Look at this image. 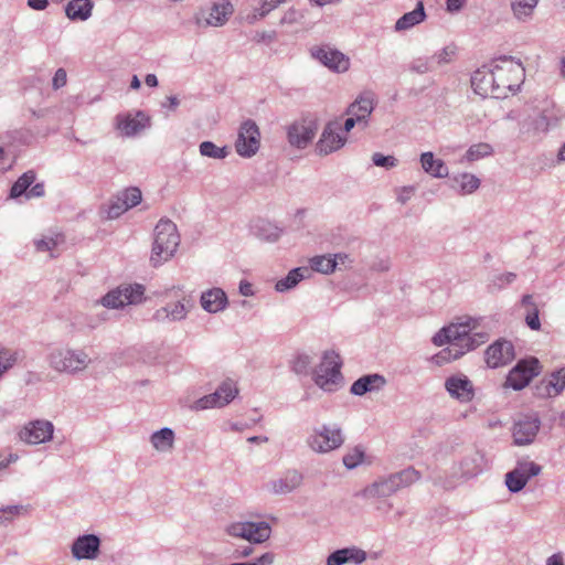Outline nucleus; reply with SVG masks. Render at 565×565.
Listing matches in <instances>:
<instances>
[{
  "instance_id": "nucleus-1",
  "label": "nucleus",
  "mask_w": 565,
  "mask_h": 565,
  "mask_svg": "<svg viewBox=\"0 0 565 565\" xmlns=\"http://www.w3.org/2000/svg\"><path fill=\"white\" fill-rule=\"evenodd\" d=\"M420 473L413 467L380 478L361 491L365 499H383L393 495L399 489L408 487L419 480Z\"/></svg>"
},
{
  "instance_id": "nucleus-2",
  "label": "nucleus",
  "mask_w": 565,
  "mask_h": 565,
  "mask_svg": "<svg viewBox=\"0 0 565 565\" xmlns=\"http://www.w3.org/2000/svg\"><path fill=\"white\" fill-rule=\"evenodd\" d=\"M179 244L177 225L170 220H160L154 227L151 264L157 267L168 262L174 255Z\"/></svg>"
},
{
  "instance_id": "nucleus-3",
  "label": "nucleus",
  "mask_w": 565,
  "mask_h": 565,
  "mask_svg": "<svg viewBox=\"0 0 565 565\" xmlns=\"http://www.w3.org/2000/svg\"><path fill=\"white\" fill-rule=\"evenodd\" d=\"M479 326V320L475 318H462L456 323L443 328L433 337V343L441 347L444 344L455 345L463 352L471 351L470 333Z\"/></svg>"
},
{
  "instance_id": "nucleus-4",
  "label": "nucleus",
  "mask_w": 565,
  "mask_h": 565,
  "mask_svg": "<svg viewBox=\"0 0 565 565\" xmlns=\"http://www.w3.org/2000/svg\"><path fill=\"white\" fill-rule=\"evenodd\" d=\"M47 361L56 372L74 375L85 371L92 359L82 349H56L49 354Z\"/></svg>"
},
{
  "instance_id": "nucleus-5",
  "label": "nucleus",
  "mask_w": 565,
  "mask_h": 565,
  "mask_svg": "<svg viewBox=\"0 0 565 565\" xmlns=\"http://www.w3.org/2000/svg\"><path fill=\"white\" fill-rule=\"evenodd\" d=\"M493 74L498 98L505 97L508 92L514 90L516 81L523 75V66L512 56H500L493 61Z\"/></svg>"
},
{
  "instance_id": "nucleus-6",
  "label": "nucleus",
  "mask_w": 565,
  "mask_h": 565,
  "mask_svg": "<svg viewBox=\"0 0 565 565\" xmlns=\"http://www.w3.org/2000/svg\"><path fill=\"white\" fill-rule=\"evenodd\" d=\"M341 359L334 351H327L322 361L313 372V381L317 386L326 392H333L342 382Z\"/></svg>"
},
{
  "instance_id": "nucleus-7",
  "label": "nucleus",
  "mask_w": 565,
  "mask_h": 565,
  "mask_svg": "<svg viewBox=\"0 0 565 565\" xmlns=\"http://www.w3.org/2000/svg\"><path fill=\"white\" fill-rule=\"evenodd\" d=\"M145 287L139 284L120 285L106 294L100 302L106 308L118 309L126 305L139 303L142 300Z\"/></svg>"
},
{
  "instance_id": "nucleus-8",
  "label": "nucleus",
  "mask_w": 565,
  "mask_h": 565,
  "mask_svg": "<svg viewBox=\"0 0 565 565\" xmlns=\"http://www.w3.org/2000/svg\"><path fill=\"white\" fill-rule=\"evenodd\" d=\"M226 533L232 537L244 539L250 543L266 542L271 533L267 522H235L226 527Z\"/></svg>"
},
{
  "instance_id": "nucleus-9",
  "label": "nucleus",
  "mask_w": 565,
  "mask_h": 565,
  "mask_svg": "<svg viewBox=\"0 0 565 565\" xmlns=\"http://www.w3.org/2000/svg\"><path fill=\"white\" fill-rule=\"evenodd\" d=\"M344 439L342 431L338 427L330 428L327 425L313 429L312 434L308 437L307 444L315 452H329L339 448Z\"/></svg>"
},
{
  "instance_id": "nucleus-10",
  "label": "nucleus",
  "mask_w": 565,
  "mask_h": 565,
  "mask_svg": "<svg viewBox=\"0 0 565 565\" xmlns=\"http://www.w3.org/2000/svg\"><path fill=\"white\" fill-rule=\"evenodd\" d=\"M540 373V363L535 358L521 360L509 372L505 381L507 387L520 391L527 386L532 379Z\"/></svg>"
},
{
  "instance_id": "nucleus-11",
  "label": "nucleus",
  "mask_w": 565,
  "mask_h": 565,
  "mask_svg": "<svg viewBox=\"0 0 565 565\" xmlns=\"http://www.w3.org/2000/svg\"><path fill=\"white\" fill-rule=\"evenodd\" d=\"M260 132L255 121L245 120L238 130V136L235 142L236 152L241 157L250 158L259 149Z\"/></svg>"
},
{
  "instance_id": "nucleus-12",
  "label": "nucleus",
  "mask_w": 565,
  "mask_h": 565,
  "mask_svg": "<svg viewBox=\"0 0 565 565\" xmlns=\"http://www.w3.org/2000/svg\"><path fill=\"white\" fill-rule=\"evenodd\" d=\"M318 131V122L315 119L305 118L292 122L287 128L288 142L298 149L306 148Z\"/></svg>"
},
{
  "instance_id": "nucleus-13",
  "label": "nucleus",
  "mask_w": 565,
  "mask_h": 565,
  "mask_svg": "<svg viewBox=\"0 0 565 565\" xmlns=\"http://www.w3.org/2000/svg\"><path fill=\"white\" fill-rule=\"evenodd\" d=\"M116 126L122 136L135 137L151 126V118L142 110L128 111L117 115Z\"/></svg>"
},
{
  "instance_id": "nucleus-14",
  "label": "nucleus",
  "mask_w": 565,
  "mask_h": 565,
  "mask_svg": "<svg viewBox=\"0 0 565 565\" xmlns=\"http://www.w3.org/2000/svg\"><path fill=\"white\" fill-rule=\"evenodd\" d=\"M341 131L342 128L338 121L328 122L316 145L317 152L320 156H328L341 149L347 142V137Z\"/></svg>"
},
{
  "instance_id": "nucleus-15",
  "label": "nucleus",
  "mask_w": 565,
  "mask_h": 565,
  "mask_svg": "<svg viewBox=\"0 0 565 565\" xmlns=\"http://www.w3.org/2000/svg\"><path fill=\"white\" fill-rule=\"evenodd\" d=\"M54 426L49 420L38 419L25 425L19 433L20 439L29 445H39L53 437Z\"/></svg>"
},
{
  "instance_id": "nucleus-16",
  "label": "nucleus",
  "mask_w": 565,
  "mask_h": 565,
  "mask_svg": "<svg viewBox=\"0 0 565 565\" xmlns=\"http://www.w3.org/2000/svg\"><path fill=\"white\" fill-rule=\"evenodd\" d=\"M540 426L541 422L537 416H524L516 420L512 429L514 444L518 446L532 444L540 430Z\"/></svg>"
},
{
  "instance_id": "nucleus-17",
  "label": "nucleus",
  "mask_w": 565,
  "mask_h": 565,
  "mask_svg": "<svg viewBox=\"0 0 565 565\" xmlns=\"http://www.w3.org/2000/svg\"><path fill=\"white\" fill-rule=\"evenodd\" d=\"M237 392L233 381H224L213 394L200 398L196 402V407L205 409L209 407L224 406L234 399Z\"/></svg>"
},
{
  "instance_id": "nucleus-18",
  "label": "nucleus",
  "mask_w": 565,
  "mask_h": 565,
  "mask_svg": "<svg viewBox=\"0 0 565 565\" xmlns=\"http://www.w3.org/2000/svg\"><path fill=\"white\" fill-rule=\"evenodd\" d=\"M72 555L76 559H96L100 552V539L95 534L81 535L74 540Z\"/></svg>"
},
{
  "instance_id": "nucleus-19",
  "label": "nucleus",
  "mask_w": 565,
  "mask_h": 565,
  "mask_svg": "<svg viewBox=\"0 0 565 565\" xmlns=\"http://www.w3.org/2000/svg\"><path fill=\"white\" fill-rule=\"evenodd\" d=\"M514 359V348L510 341L498 340L486 351L488 366L495 369L508 364Z\"/></svg>"
},
{
  "instance_id": "nucleus-20",
  "label": "nucleus",
  "mask_w": 565,
  "mask_h": 565,
  "mask_svg": "<svg viewBox=\"0 0 565 565\" xmlns=\"http://www.w3.org/2000/svg\"><path fill=\"white\" fill-rule=\"evenodd\" d=\"M311 55L324 66L335 72H345L350 65V61L344 54L329 46L312 49Z\"/></svg>"
},
{
  "instance_id": "nucleus-21",
  "label": "nucleus",
  "mask_w": 565,
  "mask_h": 565,
  "mask_svg": "<svg viewBox=\"0 0 565 565\" xmlns=\"http://www.w3.org/2000/svg\"><path fill=\"white\" fill-rule=\"evenodd\" d=\"M449 395L461 403L470 402L475 396L473 385L466 375H452L445 382Z\"/></svg>"
},
{
  "instance_id": "nucleus-22",
  "label": "nucleus",
  "mask_w": 565,
  "mask_h": 565,
  "mask_svg": "<svg viewBox=\"0 0 565 565\" xmlns=\"http://www.w3.org/2000/svg\"><path fill=\"white\" fill-rule=\"evenodd\" d=\"M471 86L476 94L482 97L498 98V88H495L493 67L488 70L482 67L477 70L471 76Z\"/></svg>"
},
{
  "instance_id": "nucleus-23",
  "label": "nucleus",
  "mask_w": 565,
  "mask_h": 565,
  "mask_svg": "<svg viewBox=\"0 0 565 565\" xmlns=\"http://www.w3.org/2000/svg\"><path fill=\"white\" fill-rule=\"evenodd\" d=\"M375 97L371 92L361 94L347 109L348 116H354L359 125L367 126V119L375 107Z\"/></svg>"
},
{
  "instance_id": "nucleus-24",
  "label": "nucleus",
  "mask_w": 565,
  "mask_h": 565,
  "mask_svg": "<svg viewBox=\"0 0 565 565\" xmlns=\"http://www.w3.org/2000/svg\"><path fill=\"white\" fill-rule=\"evenodd\" d=\"M565 388V367L557 370L536 385V395L552 397L559 395Z\"/></svg>"
},
{
  "instance_id": "nucleus-25",
  "label": "nucleus",
  "mask_w": 565,
  "mask_h": 565,
  "mask_svg": "<svg viewBox=\"0 0 565 565\" xmlns=\"http://www.w3.org/2000/svg\"><path fill=\"white\" fill-rule=\"evenodd\" d=\"M302 475L297 470H288L281 477L268 483L269 490L275 494H287L302 483Z\"/></svg>"
},
{
  "instance_id": "nucleus-26",
  "label": "nucleus",
  "mask_w": 565,
  "mask_h": 565,
  "mask_svg": "<svg viewBox=\"0 0 565 565\" xmlns=\"http://www.w3.org/2000/svg\"><path fill=\"white\" fill-rule=\"evenodd\" d=\"M386 385V379L377 373L366 374L358 379L351 385L353 395L362 396L366 393L379 392Z\"/></svg>"
},
{
  "instance_id": "nucleus-27",
  "label": "nucleus",
  "mask_w": 565,
  "mask_h": 565,
  "mask_svg": "<svg viewBox=\"0 0 565 565\" xmlns=\"http://www.w3.org/2000/svg\"><path fill=\"white\" fill-rule=\"evenodd\" d=\"M562 115L554 106L545 107L536 118L532 120V128L537 134H547L558 126Z\"/></svg>"
},
{
  "instance_id": "nucleus-28",
  "label": "nucleus",
  "mask_w": 565,
  "mask_h": 565,
  "mask_svg": "<svg viewBox=\"0 0 565 565\" xmlns=\"http://www.w3.org/2000/svg\"><path fill=\"white\" fill-rule=\"evenodd\" d=\"M234 8L228 0L214 2L209 10L207 17H204L205 25L222 26L233 14Z\"/></svg>"
},
{
  "instance_id": "nucleus-29",
  "label": "nucleus",
  "mask_w": 565,
  "mask_h": 565,
  "mask_svg": "<svg viewBox=\"0 0 565 565\" xmlns=\"http://www.w3.org/2000/svg\"><path fill=\"white\" fill-rule=\"evenodd\" d=\"M200 302L205 311L217 313L226 308L227 296L221 288H212L202 292Z\"/></svg>"
},
{
  "instance_id": "nucleus-30",
  "label": "nucleus",
  "mask_w": 565,
  "mask_h": 565,
  "mask_svg": "<svg viewBox=\"0 0 565 565\" xmlns=\"http://www.w3.org/2000/svg\"><path fill=\"white\" fill-rule=\"evenodd\" d=\"M188 312L189 308L185 303L177 301L158 309L153 315V319L158 322L180 321L186 318Z\"/></svg>"
},
{
  "instance_id": "nucleus-31",
  "label": "nucleus",
  "mask_w": 565,
  "mask_h": 565,
  "mask_svg": "<svg viewBox=\"0 0 565 565\" xmlns=\"http://www.w3.org/2000/svg\"><path fill=\"white\" fill-rule=\"evenodd\" d=\"M420 164L423 170L434 178H446L449 173L446 163L441 159H436L430 151L420 154Z\"/></svg>"
},
{
  "instance_id": "nucleus-32",
  "label": "nucleus",
  "mask_w": 565,
  "mask_h": 565,
  "mask_svg": "<svg viewBox=\"0 0 565 565\" xmlns=\"http://www.w3.org/2000/svg\"><path fill=\"white\" fill-rule=\"evenodd\" d=\"M93 2L90 0H72L65 8L71 20L85 21L92 15Z\"/></svg>"
},
{
  "instance_id": "nucleus-33",
  "label": "nucleus",
  "mask_w": 565,
  "mask_h": 565,
  "mask_svg": "<svg viewBox=\"0 0 565 565\" xmlns=\"http://www.w3.org/2000/svg\"><path fill=\"white\" fill-rule=\"evenodd\" d=\"M425 18H426V13L424 10V4H423V2H418L416 8L413 11L403 14L396 21L395 30L396 31L408 30V29L419 24L420 22H423L425 20Z\"/></svg>"
},
{
  "instance_id": "nucleus-34",
  "label": "nucleus",
  "mask_w": 565,
  "mask_h": 565,
  "mask_svg": "<svg viewBox=\"0 0 565 565\" xmlns=\"http://www.w3.org/2000/svg\"><path fill=\"white\" fill-rule=\"evenodd\" d=\"M310 276L308 267H298L288 273V275L276 282V290L279 292L294 288L299 281Z\"/></svg>"
},
{
  "instance_id": "nucleus-35",
  "label": "nucleus",
  "mask_w": 565,
  "mask_h": 565,
  "mask_svg": "<svg viewBox=\"0 0 565 565\" xmlns=\"http://www.w3.org/2000/svg\"><path fill=\"white\" fill-rule=\"evenodd\" d=\"M150 441L156 450L161 452L169 451L173 448L174 433L168 427L161 428L151 435Z\"/></svg>"
},
{
  "instance_id": "nucleus-36",
  "label": "nucleus",
  "mask_w": 565,
  "mask_h": 565,
  "mask_svg": "<svg viewBox=\"0 0 565 565\" xmlns=\"http://www.w3.org/2000/svg\"><path fill=\"white\" fill-rule=\"evenodd\" d=\"M253 233L256 237L266 242H276L281 235V230L267 221H257L252 226Z\"/></svg>"
},
{
  "instance_id": "nucleus-37",
  "label": "nucleus",
  "mask_w": 565,
  "mask_h": 565,
  "mask_svg": "<svg viewBox=\"0 0 565 565\" xmlns=\"http://www.w3.org/2000/svg\"><path fill=\"white\" fill-rule=\"evenodd\" d=\"M539 0H511V10L516 20L525 22L533 15Z\"/></svg>"
},
{
  "instance_id": "nucleus-38",
  "label": "nucleus",
  "mask_w": 565,
  "mask_h": 565,
  "mask_svg": "<svg viewBox=\"0 0 565 565\" xmlns=\"http://www.w3.org/2000/svg\"><path fill=\"white\" fill-rule=\"evenodd\" d=\"M20 352L0 343V377L11 370L19 361Z\"/></svg>"
},
{
  "instance_id": "nucleus-39",
  "label": "nucleus",
  "mask_w": 565,
  "mask_h": 565,
  "mask_svg": "<svg viewBox=\"0 0 565 565\" xmlns=\"http://www.w3.org/2000/svg\"><path fill=\"white\" fill-rule=\"evenodd\" d=\"M465 353L466 352L461 351V349H457L456 344H448L447 348L440 350L438 353L431 356V362L438 366H441L461 358Z\"/></svg>"
},
{
  "instance_id": "nucleus-40",
  "label": "nucleus",
  "mask_w": 565,
  "mask_h": 565,
  "mask_svg": "<svg viewBox=\"0 0 565 565\" xmlns=\"http://www.w3.org/2000/svg\"><path fill=\"white\" fill-rule=\"evenodd\" d=\"M310 271H317L324 275L332 274L335 270V260L331 255H319L310 258Z\"/></svg>"
},
{
  "instance_id": "nucleus-41",
  "label": "nucleus",
  "mask_w": 565,
  "mask_h": 565,
  "mask_svg": "<svg viewBox=\"0 0 565 565\" xmlns=\"http://www.w3.org/2000/svg\"><path fill=\"white\" fill-rule=\"evenodd\" d=\"M454 182L459 185L461 194H471L480 186V179L472 173L456 175Z\"/></svg>"
},
{
  "instance_id": "nucleus-42",
  "label": "nucleus",
  "mask_w": 565,
  "mask_h": 565,
  "mask_svg": "<svg viewBox=\"0 0 565 565\" xmlns=\"http://www.w3.org/2000/svg\"><path fill=\"white\" fill-rule=\"evenodd\" d=\"M35 180V173L33 171H28L23 173L12 185L10 191L11 198H19L24 193H28V189Z\"/></svg>"
},
{
  "instance_id": "nucleus-43",
  "label": "nucleus",
  "mask_w": 565,
  "mask_h": 565,
  "mask_svg": "<svg viewBox=\"0 0 565 565\" xmlns=\"http://www.w3.org/2000/svg\"><path fill=\"white\" fill-rule=\"evenodd\" d=\"M285 0H260V7L255 8L253 13L246 15V21L249 24H253L258 19L264 18L266 14H268L271 10H274L276 7H278L281 2Z\"/></svg>"
},
{
  "instance_id": "nucleus-44",
  "label": "nucleus",
  "mask_w": 565,
  "mask_h": 565,
  "mask_svg": "<svg viewBox=\"0 0 565 565\" xmlns=\"http://www.w3.org/2000/svg\"><path fill=\"white\" fill-rule=\"evenodd\" d=\"M493 153V148L488 142H479L469 147L466 152V159L470 162L489 157Z\"/></svg>"
},
{
  "instance_id": "nucleus-45",
  "label": "nucleus",
  "mask_w": 565,
  "mask_h": 565,
  "mask_svg": "<svg viewBox=\"0 0 565 565\" xmlns=\"http://www.w3.org/2000/svg\"><path fill=\"white\" fill-rule=\"evenodd\" d=\"M200 153L203 157H209L213 159H224L228 154V150L226 147H217L212 141H203L200 143Z\"/></svg>"
},
{
  "instance_id": "nucleus-46",
  "label": "nucleus",
  "mask_w": 565,
  "mask_h": 565,
  "mask_svg": "<svg viewBox=\"0 0 565 565\" xmlns=\"http://www.w3.org/2000/svg\"><path fill=\"white\" fill-rule=\"evenodd\" d=\"M515 472L525 480V483L532 478L537 476L542 468L533 461H519L514 468Z\"/></svg>"
},
{
  "instance_id": "nucleus-47",
  "label": "nucleus",
  "mask_w": 565,
  "mask_h": 565,
  "mask_svg": "<svg viewBox=\"0 0 565 565\" xmlns=\"http://www.w3.org/2000/svg\"><path fill=\"white\" fill-rule=\"evenodd\" d=\"M408 70L417 74H426L429 72H434V61H431L430 56L416 57L409 63Z\"/></svg>"
},
{
  "instance_id": "nucleus-48",
  "label": "nucleus",
  "mask_w": 565,
  "mask_h": 565,
  "mask_svg": "<svg viewBox=\"0 0 565 565\" xmlns=\"http://www.w3.org/2000/svg\"><path fill=\"white\" fill-rule=\"evenodd\" d=\"M120 200L128 209L138 205L141 201V191L138 188H130L119 193Z\"/></svg>"
},
{
  "instance_id": "nucleus-49",
  "label": "nucleus",
  "mask_w": 565,
  "mask_h": 565,
  "mask_svg": "<svg viewBox=\"0 0 565 565\" xmlns=\"http://www.w3.org/2000/svg\"><path fill=\"white\" fill-rule=\"evenodd\" d=\"M516 278V275L514 273H504V274H499L497 276L493 277V279L491 280L490 285H489V289L490 290H499V289H502L504 288L505 286L512 284Z\"/></svg>"
},
{
  "instance_id": "nucleus-50",
  "label": "nucleus",
  "mask_w": 565,
  "mask_h": 565,
  "mask_svg": "<svg viewBox=\"0 0 565 565\" xmlns=\"http://www.w3.org/2000/svg\"><path fill=\"white\" fill-rule=\"evenodd\" d=\"M505 484L511 492L516 493L521 491L526 483L525 480L522 479V477H520V475L513 469L505 475Z\"/></svg>"
},
{
  "instance_id": "nucleus-51",
  "label": "nucleus",
  "mask_w": 565,
  "mask_h": 565,
  "mask_svg": "<svg viewBox=\"0 0 565 565\" xmlns=\"http://www.w3.org/2000/svg\"><path fill=\"white\" fill-rule=\"evenodd\" d=\"M454 54H455V51L452 49L444 47L439 52H437L434 55H431L430 58H431V61H434V68H435V71L438 67H441V66L450 63Z\"/></svg>"
},
{
  "instance_id": "nucleus-52",
  "label": "nucleus",
  "mask_w": 565,
  "mask_h": 565,
  "mask_svg": "<svg viewBox=\"0 0 565 565\" xmlns=\"http://www.w3.org/2000/svg\"><path fill=\"white\" fill-rule=\"evenodd\" d=\"M129 210L127 207V204H124L122 200H120V195H116L108 206L107 211V217L108 218H117L119 217L124 212Z\"/></svg>"
},
{
  "instance_id": "nucleus-53",
  "label": "nucleus",
  "mask_w": 565,
  "mask_h": 565,
  "mask_svg": "<svg viewBox=\"0 0 565 565\" xmlns=\"http://www.w3.org/2000/svg\"><path fill=\"white\" fill-rule=\"evenodd\" d=\"M363 451L359 448H354L343 457V465L349 469H353L363 461Z\"/></svg>"
},
{
  "instance_id": "nucleus-54",
  "label": "nucleus",
  "mask_w": 565,
  "mask_h": 565,
  "mask_svg": "<svg viewBox=\"0 0 565 565\" xmlns=\"http://www.w3.org/2000/svg\"><path fill=\"white\" fill-rule=\"evenodd\" d=\"M372 162L377 167L391 169L397 166L398 160L393 156H384L380 152H375L372 156Z\"/></svg>"
},
{
  "instance_id": "nucleus-55",
  "label": "nucleus",
  "mask_w": 565,
  "mask_h": 565,
  "mask_svg": "<svg viewBox=\"0 0 565 565\" xmlns=\"http://www.w3.org/2000/svg\"><path fill=\"white\" fill-rule=\"evenodd\" d=\"M345 558L347 563H354V564H361L366 559V553L365 551L352 546V547H345Z\"/></svg>"
},
{
  "instance_id": "nucleus-56",
  "label": "nucleus",
  "mask_w": 565,
  "mask_h": 565,
  "mask_svg": "<svg viewBox=\"0 0 565 565\" xmlns=\"http://www.w3.org/2000/svg\"><path fill=\"white\" fill-rule=\"evenodd\" d=\"M310 358L306 354H300L296 356V359L292 362V370L297 374H307L309 366H310Z\"/></svg>"
},
{
  "instance_id": "nucleus-57",
  "label": "nucleus",
  "mask_w": 565,
  "mask_h": 565,
  "mask_svg": "<svg viewBox=\"0 0 565 565\" xmlns=\"http://www.w3.org/2000/svg\"><path fill=\"white\" fill-rule=\"evenodd\" d=\"M525 323L531 330H540L541 322L537 307H534L533 310H527V315L525 316Z\"/></svg>"
},
{
  "instance_id": "nucleus-58",
  "label": "nucleus",
  "mask_w": 565,
  "mask_h": 565,
  "mask_svg": "<svg viewBox=\"0 0 565 565\" xmlns=\"http://www.w3.org/2000/svg\"><path fill=\"white\" fill-rule=\"evenodd\" d=\"M21 507L8 505L0 509V524L6 521H11L15 515L20 513Z\"/></svg>"
},
{
  "instance_id": "nucleus-59",
  "label": "nucleus",
  "mask_w": 565,
  "mask_h": 565,
  "mask_svg": "<svg viewBox=\"0 0 565 565\" xmlns=\"http://www.w3.org/2000/svg\"><path fill=\"white\" fill-rule=\"evenodd\" d=\"M343 564H347L344 548L338 550V551L331 553L327 557V565H343Z\"/></svg>"
},
{
  "instance_id": "nucleus-60",
  "label": "nucleus",
  "mask_w": 565,
  "mask_h": 565,
  "mask_svg": "<svg viewBox=\"0 0 565 565\" xmlns=\"http://www.w3.org/2000/svg\"><path fill=\"white\" fill-rule=\"evenodd\" d=\"M67 74L64 68H58L52 79V86L54 89H60L66 85Z\"/></svg>"
},
{
  "instance_id": "nucleus-61",
  "label": "nucleus",
  "mask_w": 565,
  "mask_h": 565,
  "mask_svg": "<svg viewBox=\"0 0 565 565\" xmlns=\"http://www.w3.org/2000/svg\"><path fill=\"white\" fill-rule=\"evenodd\" d=\"M470 342H471V350L476 349L477 347L481 345L482 343H484L489 335L488 333L486 332H479L476 330H473L470 335ZM470 345V343H468Z\"/></svg>"
},
{
  "instance_id": "nucleus-62",
  "label": "nucleus",
  "mask_w": 565,
  "mask_h": 565,
  "mask_svg": "<svg viewBox=\"0 0 565 565\" xmlns=\"http://www.w3.org/2000/svg\"><path fill=\"white\" fill-rule=\"evenodd\" d=\"M332 260H335V268L338 266H351L353 260L350 258V256L345 253H338L332 256Z\"/></svg>"
},
{
  "instance_id": "nucleus-63",
  "label": "nucleus",
  "mask_w": 565,
  "mask_h": 565,
  "mask_svg": "<svg viewBox=\"0 0 565 565\" xmlns=\"http://www.w3.org/2000/svg\"><path fill=\"white\" fill-rule=\"evenodd\" d=\"M466 1L467 0H447L446 10L449 13H457L463 8Z\"/></svg>"
},
{
  "instance_id": "nucleus-64",
  "label": "nucleus",
  "mask_w": 565,
  "mask_h": 565,
  "mask_svg": "<svg viewBox=\"0 0 565 565\" xmlns=\"http://www.w3.org/2000/svg\"><path fill=\"white\" fill-rule=\"evenodd\" d=\"M57 245V241L54 238H45L36 242V248L39 250H52Z\"/></svg>"
}]
</instances>
